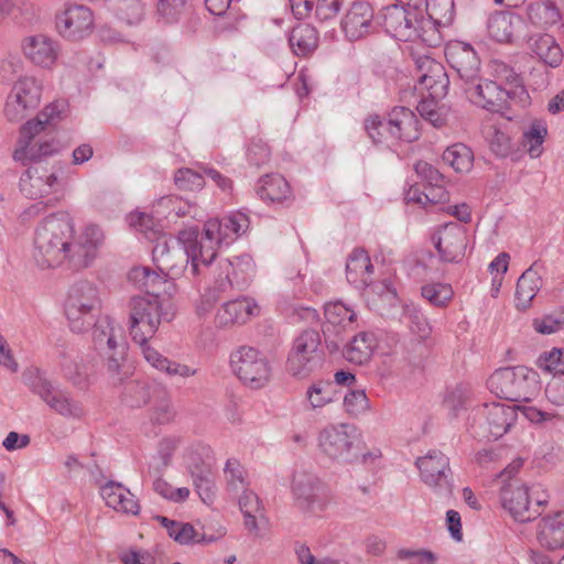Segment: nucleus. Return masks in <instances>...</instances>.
<instances>
[{"mask_svg":"<svg viewBox=\"0 0 564 564\" xmlns=\"http://www.w3.org/2000/svg\"><path fill=\"white\" fill-rule=\"evenodd\" d=\"M104 234L96 225H87L75 235L72 216L57 212L36 226L33 236V259L42 269L56 268L66 261L74 268H87L97 256Z\"/></svg>","mask_w":564,"mask_h":564,"instance_id":"1","label":"nucleus"},{"mask_svg":"<svg viewBox=\"0 0 564 564\" xmlns=\"http://www.w3.org/2000/svg\"><path fill=\"white\" fill-rule=\"evenodd\" d=\"M172 314L167 311V302L159 295H143L130 301L128 329L147 362L160 372L170 377L188 378L197 373V369L180 364L163 356L152 347L149 340L155 335L162 322H170Z\"/></svg>","mask_w":564,"mask_h":564,"instance_id":"2","label":"nucleus"},{"mask_svg":"<svg viewBox=\"0 0 564 564\" xmlns=\"http://www.w3.org/2000/svg\"><path fill=\"white\" fill-rule=\"evenodd\" d=\"M68 111V105L64 100H55L45 106L34 119L26 121L20 130L18 148L13 159L22 164L39 162L59 151V142L51 137H41V133L55 128Z\"/></svg>","mask_w":564,"mask_h":564,"instance_id":"3","label":"nucleus"},{"mask_svg":"<svg viewBox=\"0 0 564 564\" xmlns=\"http://www.w3.org/2000/svg\"><path fill=\"white\" fill-rule=\"evenodd\" d=\"M378 23L387 33L399 41H421L434 46L440 41V33L430 19H425L419 4H392L383 8L378 15Z\"/></svg>","mask_w":564,"mask_h":564,"instance_id":"4","label":"nucleus"},{"mask_svg":"<svg viewBox=\"0 0 564 564\" xmlns=\"http://www.w3.org/2000/svg\"><path fill=\"white\" fill-rule=\"evenodd\" d=\"M506 82L510 88L478 77L463 90L470 102L491 112H503L513 107L525 108L530 102V96L520 77L513 70H508Z\"/></svg>","mask_w":564,"mask_h":564,"instance_id":"5","label":"nucleus"},{"mask_svg":"<svg viewBox=\"0 0 564 564\" xmlns=\"http://www.w3.org/2000/svg\"><path fill=\"white\" fill-rule=\"evenodd\" d=\"M93 343L113 382L123 381L128 344L121 326L109 316L94 322Z\"/></svg>","mask_w":564,"mask_h":564,"instance_id":"6","label":"nucleus"},{"mask_svg":"<svg viewBox=\"0 0 564 564\" xmlns=\"http://www.w3.org/2000/svg\"><path fill=\"white\" fill-rule=\"evenodd\" d=\"M64 308L70 330L87 332L101 308L99 289L89 281L75 282L68 290Z\"/></svg>","mask_w":564,"mask_h":564,"instance_id":"7","label":"nucleus"},{"mask_svg":"<svg viewBox=\"0 0 564 564\" xmlns=\"http://www.w3.org/2000/svg\"><path fill=\"white\" fill-rule=\"evenodd\" d=\"M487 386L501 399L527 402L538 391L536 373L523 366L500 368L489 377Z\"/></svg>","mask_w":564,"mask_h":564,"instance_id":"8","label":"nucleus"},{"mask_svg":"<svg viewBox=\"0 0 564 564\" xmlns=\"http://www.w3.org/2000/svg\"><path fill=\"white\" fill-rule=\"evenodd\" d=\"M518 408L502 404L490 403L485 404L482 409V416L487 429V437L495 440L503 436L517 420ZM522 414L533 423L553 422L560 419V415L554 411H543L534 406L519 408Z\"/></svg>","mask_w":564,"mask_h":564,"instance_id":"9","label":"nucleus"},{"mask_svg":"<svg viewBox=\"0 0 564 564\" xmlns=\"http://www.w3.org/2000/svg\"><path fill=\"white\" fill-rule=\"evenodd\" d=\"M247 219L242 213L231 214L223 219H209L204 225V231L198 234V246L203 252V264H210L217 257L221 245L228 246L239 236L241 223Z\"/></svg>","mask_w":564,"mask_h":564,"instance_id":"10","label":"nucleus"},{"mask_svg":"<svg viewBox=\"0 0 564 564\" xmlns=\"http://www.w3.org/2000/svg\"><path fill=\"white\" fill-rule=\"evenodd\" d=\"M43 84L34 76H20L7 96L3 113L11 122H19L41 104Z\"/></svg>","mask_w":564,"mask_h":564,"instance_id":"11","label":"nucleus"},{"mask_svg":"<svg viewBox=\"0 0 564 564\" xmlns=\"http://www.w3.org/2000/svg\"><path fill=\"white\" fill-rule=\"evenodd\" d=\"M318 447L329 459L352 463L358 458V435L349 424L325 427L318 436Z\"/></svg>","mask_w":564,"mask_h":564,"instance_id":"12","label":"nucleus"},{"mask_svg":"<svg viewBox=\"0 0 564 564\" xmlns=\"http://www.w3.org/2000/svg\"><path fill=\"white\" fill-rule=\"evenodd\" d=\"M30 390L36 394L53 412L68 420H80L86 410L82 401L72 397L67 390L59 389L46 378L34 377L29 382Z\"/></svg>","mask_w":564,"mask_h":564,"instance_id":"13","label":"nucleus"},{"mask_svg":"<svg viewBox=\"0 0 564 564\" xmlns=\"http://www.w3.org/2000/svg\"><path fill=\"white\" fill-rule=\"evenodd\" d=\"M319 345L321 336L315 329H305L296 336L285 364L288 373L295 378L308 377L318 365Z\"/></svg>","mask_w":564,"mask_h":564,"instance_id":"14","label":"nucleus"},{"mask_svg":"<svg viewBox=\"0 0 564 564\" xmlns=\"http://www.w3.org/2000/svg\"><path fill=\"white\" fill-rule=\"evenodd\" d=\"M171 268H158L166 278L175 279L184 272L191 261L192 275H196L199 263L203 264V252L198 246L197 228H186L178 232V243H174V250L169 258Z\"/></svg>","mask_w":564,"mask_h":564,"instance_id":"15","label":"nucleus"},{"mask_svg":"<svg viewBox=\"0 0 564 564\" xmlns=\"http://www.w3.org/2000/svg\"><path fill=\"white\" fill-rule=\"evenodd\" d=\"M291 488L296 507L305 513L317 516L328 505L329 498L326 487L312 473L306 470L295 471Z\"/></svg>","mask_w":564,"mask_h":564,"instance_id":"16","label":"nucleus"},{"mask_svg":"<svg viewBox=\"0 0 564 564\" xmlns=\"http://www.w3.org/2000/svg\"><path fill=\"white\" fill-rule=\"evenodd\" d=\"M56 29L67 40L79 41L88 36L94 30V13L84 6L72 3L56 14Z\"/></svg>","mask_w":564,"mask_h":564,"instance_id":"17","label":"nucleus"},{"mask_svg":"<svg viewBox=\"0 0 564 564\" xmlns=\"http://www.w3.org/2000/svg\"><path fill=\"white\" fill-rule=\"evenodd\" d=\"M445 57L449 66L457 73L463 89L480 77V59L470 44L460 41L447 43Z\"/></svg>","mask_w":564,"mask_h":564,"instance_id":"18","label":"nucleus"},{"mask_svg":"<svg viewBox=\"0 0 564 564\" xmlns=\"http://www.w3.org/2000/svg\"><path fill=\"white\" fill-rule=\"evenodd\" d=\"M414 62L417 76L415 88L422 93L425 90L430 97L444 98L449 85L444 66L427 55L417 56Z\"/></svg>","mask_w":564,"mask_h":564,"instance_id":"19","label":"nucleus"},{"mask_svg":"<svg viewBox=\"0 0 564 564\" xmlns=\"http://www.w3.org/2000/svg\"><path fill=\"white\" fill-rule=\"evenodd\" d=\"M442 261L460 262L467 248L466 229L457 223H448L433 237Z\"/></svg>","mask_w":564,"mask_h":564,"instance_id":"20","label":"nucleus"},{"mask_svg":"<svg viewBox=\"0 0 564 564\" xmlns=\"http://www.w3.org/2000/svg\"><path fill=\"white\" fill-rule=\"evenodd\" d=\"M372 7L367 2H354L341 19V30L349 41H358L376 31Z\"/></svg>","mask_w":564,"mask_h":564,"instance_id":"21","label":"nucleus"},{"mask_svg":"<svg viewBox=\"0 0 564 564\" xmlns=\"http://www.w3.org/2000/svg\"><path fill=\"white\" fill-rule=\"evenodd\" d=\"M500 500L503 509L519 522H529L541 514L538 508L530 506L529 488L518 481L501 488Z\"/></svg>","mask_w":564,"mask_h":564,"instance_id":"22","label":"nucleus"},{"mask_svg":"<svg viewBox=\"0 0 564 564\" xmlns=\"http://www.w3.org/2000/svg\"><path fill=\"white\" fill-rule=\"evenodd\" d=\"M21 48L30 63L46 69L54 67L61 51L58 42L45 34H34L24 37Z\"/></svg>","mask_w":564,"mask_h":564,"instance_id":"23","label":"nucleus"},{"mask_svg":"<svg viewBox=\"0 0 564 564\" xmlns=\"http://www.w3.org/2000/svg\"><path fill=\"white\" fill-rule=\"evenodd\" d=\"M422 481L430 487H447L452 470L449 458L441 451L432 449L415 462Z\"/></svg>","mask_w":564,"mask_h":564,"instance_id":"24","label":"nucleus"},{"mask_svg":"<svg viewBox=\"0 0 564 564\" xmlns=\"http://www.w3.org/2000/svg\"><path fill=\"white\" fill-rule=\"evenodd\" d=\"M20 191L26 197L36 199L57 191L58 176L56 172L35 165L29 167L20 177Z\"/></svg>","mask_w":564,"mask_h":564,"instance_id":"25","label":"nucleus"},{"mask_svg":"<svg viewBox=\"0 0 564 564\" xmlns=\"http://www.w3.org/2000/svg\"><path fill=\"white\" fill-rule=\"evenodd\" d=\"M210 447L198 444L189 452L188 468L194 480L197 494L204 502H212L214 498V480L210 464L200 459L196 460L195 454L209 458Z\"/></svg>","mask_w":564,"mask_h":564,"instance_id":"26","label":"nucleus"},{"mask_svg":"<svg viewBox=\"0 0 564 564\" xmlns=\"http://www.w3.org/2000/svg\"><path fill=\"white\" fill-rule=\"evenodd\" d=\"M99 490L101 498L109 508L124 514H139L140 505L138 499L122 484L110 480L100 486Z\"/></svg>","mask_w":564,"mask_h":564,"instance_id":"27","label":"nucleus"},{"mask_svg":"<svg viewBox=\"0 0 564 564\" xmlns=\"http://www.w3.org/2000/svg\"><path fill=\"white\" fill-rule=\"evenodd\" d=\"M389 135L393 141L413 142L419 139V119L415 113L405 107H395L388 116Z\"/></svg>","mask_w":564,"mask_h":564,"instance_id":"28","label":"nucleus"},{"mask_svg":"<svg viewBox=\"0 0 564 564\" xmlns=\"http://www.w3.org/2000/svg\"><path fill=\"white\" fill-rule=\"evenodd\" d=\"M536 541L547 551L564 547V511L543 517L536 528Z\"/></svg>","mask_w":564,"mask_h":564,"instance_id":"29","label":"nucleus"},{"mask_svg":"<svg viewBox=\"0 0 564 564\" xmlns=\"http://www.w3.org/2000/svg\"><path fill=\"white\" fill-rule=\"evenodd\" d=\"M59 371L63 378L79 390L87 389L91 375V366L88 360L76 352H63L59 355Z\"/></svg>","mask_w":564,"mask_h":564,"instance_id":"30","label":"nucleus"},{"mask_svg":"<svg viewBox=\"0 0 564 564\" xmlns=\"http://www.w3.org/2000/svg\"><path fill=\"white\" fill-rule=\"evenodd\" d=\"M527 44L532 54L551 67L560 66L563 61V51L551 34L535 33L529 36Z\"/></svg>","mask_w":564,"mask_h":564,"instance_id":"31","label":"nucleus"},{"mask_svg":"<svg viewBox=\"0 0 564 564\" xmlns=\"http://www.w3.org/2000/svg\"><path fill=\"white\" fill-rule=\"evenodd\" d=\"M522 19L511 12H497L489 17L487 22L488 34L497 42L507 43L513 40L521 28Z\"/></svg>","mask_w":564,"mask_h":564,"instance_id":"32","label":"nucleus"},{"mask_svg":"<svg viewBox=\"0 0 564 564\" xmlns=\"http://www.w3.org/2000/svg\"><path fill=\"white\" fill-rule=\"evenodd\" d=\"M541 285V275L536 269V264H533L518 279L516 288V307L520 311L528 310Z\"/></svg>","mask_w":564,"mask_h":564,"instance_id":"33","label":"nucleus"},{"mask_svg":"<svg viewBox=\"0 0 564 564\" xmlns=\"http://www.w3.org/2000/svg\"><path fill=\"white\" fill-rule=\"evenodd\" d=\"M271 531L269 518L264 513L262 501L257 495L249 494V540L262 543Z\"/></svg>","mask_w":564,"mask_h":564,"instance_id":"34","label":"nucleus"},{"mask_svg":"<svg viewBox=\"0 0 564 564\" xmlns=\"http://www.w3.org/2000/svg\"><path fill=\"white\" fill-rule=\"evenodd\" d=\"M529 22L540 29H550L562 21V13L551 0H540L527 7Z\"/></svg>","mask_w":564,"mask_h":564,"instance_id":"35","label":"nucleus"},{"mask_svg":"<svg viewBox=\"0 0 564 564\" xmlns=\"http://www.w3.org/2000/svg\"><path fill=\"white\" fill-rule=\"evenodd\" d=\"M256 192L264 202L280 203L291 195V188L286 180L280 174H267L262 176Z\"/></svg>","mask_w":564,"mask_h":564,"instance_id":"36","label":"nucleus"},{"mask_svg":"<svg viewBox=\"0 0 564 564\" xmlns=\"http://www.w3.org/2000/svg\"><path fill=\"white\" fill-rule=\"evenodd\" d=\"M372 269L368 253L364 249H355L347 259V280L352 284L369 285Z\"/></svg>","mask_w":564,"mask_h":564,"instance_id":"37","label":"nucleus"},{"mask_svg":"<svg viewBox=\"0 0 564 564\" xmlns=\"http://www.w3.org/2000/svg\"><path fill=\"white\" fill-rule=\"evenodd\" d=\"M224 474L227 491L234 498L238 499L243 518L247 519V512L243 511V495L247 492L243 466L236 458H229L226 463Z\"/></svg>","mask_w":564,"mask_h":564,"instance_id":"38","label":"nucleus"},{"mask_svg":"<svg viewBox=\"0 0 564 564\" xmlns=\"http://www.w3.org/2000/svg\"><path fill=\"white\" fill-rule=\"evenodd\" d=\"M377 346L376 336L369 332H360L347 345L344 356L352 364L362 365L370 360Z\"/></svg>","mask_w":564,"mask_h":564,"instance_id":"39","label":"nucleus"},{"mask_svg":"<svg viewBox=\"0 0 564 564\" xmlns=\"http://www.w3.org/2000/svg\"><path fill=\"white\" fill-rule=\"evenodd\" d=\"M272 367L268 357L249 348V389H261L271 379Z\"/></svg>","mask_w":564,"mask_h":564,"instance_id":"40","label":"nucleus"},{"mask_svg":"<svg viewBox=\"0 0 564 564\" xmlns=\"http://www.w3.org/2000/svg\"><path fill=\"white\" fill-rule=\"evenodd\" d=\"M128 278L137 288L145 291L147 295H159L166 283V276L163 273H158L148 267L133 268Z\"/></svg>","mask_w":564,"mask_h":564,"instance_id":"41","label":"nucleus"},{"mask_svg":"<svg viewBox=\"0 0 564 564\" xmlns=\"http://www.w3.org/2000/svg\"><path fill=\"white\" fill-rule=\"evenodd\" d=\"M289 42L296 55L305 56L317 47V31L311 24H299L292 30Z\"/></svg>","mask_w":564,"mask_h":564,"instance_id":"42","label":"nucleus"},{"mask_svg":"<svg viewBox=\"0 0 564 564\" xmlns=\"http://www.w3.org/2000/svg\"><path fill=\"white\" fill-rule=\"evenodd\" d=\"M247 316V301L238 297L226 302L216 314V323L221 327L243 324Z\"/></svg>","mask_w":564,"mask_h":564,"instance_id":"43","label":"nucleus"},{"mask_svg":"<svg viewBox=\"0 0 564 564\" xmlns=\"http://www.w3.org/2000/svg\"><path fill=\"white\" fill-rule=\"evenodd\" d=\"M442 159L445 164L453 167L456 172L464 173L471 169L474 155L467 145L456 143L444 151Z\"/></svg>","mask_w":564,"mask_h":564,"instance_id":"44","label":"nucleus"},{"mask_svg":"<svg viewBox=\"0 0 564 564\" xmlns=\"http://www.w3.org/2000/svg\"><path fill=\"white\" fill-rule=\"evenodd\" d=\"M441 99L430 96L423 97L416 108L421 117L434 127L444 126L449 112V109L444 104H440Z\"/></svg>","mask_w":564,"mask_h":564,"instance_id":"45","label":"nucleus"},{"mask_svg":"<svg viewBox=\"0 0 564 564\" xmlns=\"http://www.w3.org/2000/svg\"><path fill=\"white\" fill-rule=\"evenodd\" d=\"M427 18L436 26H446L454 19V0H425Z\"/></svg>","mask_w":564,"mask_h":564,"instance_id":"46","label":"nucleus"},{"mask_svg":"<svg viewBox=\"0 0 564 564\" xmlns=\"http://www.w3.org/2000/svg\"><path fill=\"white\" fill-rule=\"evenodd\" d=\"M547 134L546 124L541 120L533 121L523 132V147L528 148L531 158H539L542 153V144Z\"/></svg>","mask_w":564,"mask_h":564,"instance_id":"47","label":"nucleus"},{"mask_svg":"<svg viewBox=\"0 0 564 564\" xmlns=\"http://www.w3.org/2000/svg\"><path fill=\"white\" fill-rule=\"evenodd\" d=\"M490 150L498 156H507L512 151L511 138L495 124L486 126L482 130Z\"/></svg>","mask_w":564,"mask_h":564,"instance_id":"48","label":"nucleus"},{"mask_svg":"<svg viewBox=\"0 0 564 564\" xmlns=\"http://www.w3.org/2000/svg\"><path fill=\"white\" fill-rule=\"evenodd\" d=\"M335 394V387L332 382L318 381L307 389L306 398L312 409H321L333 402Z\"/></svg>","mask_w":564,"mask_h":564,"instance_id":"49","label":"nucleus"},{"mask_svg":"<svg viewBox=\"0 0 564 564\" xmlns=\"http://www.w3.org/2000/svg\"><path fill=\"white\" fill-rule=\"evenodd\" d=\"M422 296L434 306H446L454 296L451 284L447 283H429L422 286Z\"/></svg>","mask_w":564,"mask_h":564,"instance_id":"50","label":"nucleus"},{"mask_svg":"<svg viewBox=\"0 0 564 564\" xmlns=\"http://www.w3.org/2000/svg\"><path fill=\"white\" fill-rule=\"evenodd\" d=\"M389 119L383 121L379 116H369L365 121V129L373 143L392 142V135H389Z\"/></svg>","mask_w":564,"mask_h":564,"instance_id":"51","label":"nucleus"},{"mask_svg":"<svg viewBox=\"0 0 564 564\" xmlns=\"http://www.w3.org/2000/svg\"><path fill=\"white\" fill-rule=\"evenodd\" d=\"M536 365L542 371L554 376L564 375V351L553 348L551 351L542 354Z\"/></svg>","mask_w":564,"mask_h":564,"instance_id":"52","label":"nucleus"},{"mask_svg":"<svg viewBox=\"0 0 564 564\" xmlns=\"http://www.w3.org/2000/svg\"><path fill=\"white\" fill-rule=\"evenodd\" d=\"M325 318L327 323L332 325H343L351 324L355 319V312L345 306L340 302L329 303L325 305L324 312Z\"/></svg>","mask_w":564,"mask_h":564,"instance_id":"53","label":"nucleus"},{"mask_svg":"<svg viewBox=\"0 0 564 564\" xmlns=\"http://www.w3.org/2000/svg\"><path fill=\"white\" fill-rule=\"evenodd\" d=\"M187 0H159L158 13L166 23H174L185 12Z\"/></svg>","mask_w":564,"mask_h":564,"instance_id":"54","label":"nucleus"},{"mask_svg":"<svg viewBox=\"0 0 564 564\" xmlns=\"http://www.w3.org/2000/svg\"><path fill=\"white\" fill-rule=\"evenodd\" d=\"M174 243H178V238L173 239L166 236H161L156 239L152 249V258L158 268H171L166 258L174 250Z\"/></svg>","mask_w":564,"mask_h":564,"instance_id":"55","label":"nucleus"},{"mask_svg":"<svg viewBox=\"0 0 564 564\" xmlns=\"http://www.w3.org/2000/svg\"><path fill=\"white\" fill-rule=\"evenodd\" d=\"M117 12L121 20L127 21L129 24L139 22L144 12L142 0H119L117 4Z\"/></svg>","mask_w":564,"mask_h":564,"instance_id":"56","label":"nucleus"},{"mask_svg":"<svg viewBox=\"0 0 564 564\" xmlns=\"http://www.w3.org/2000/svg\"><path fill=\"white\" fill-rule=\"evenodd\" d=\"M175 185L182 191H197L203 188L205 182L200 173L191 169H180L174 175Z\"/></svg>","mask_w":564,"mask_h":564,"instance_id":"57","label":"nucleus"},{"mask_svg":"<svg viewBox=\"0 0 564 564\" xmlns=\"http://www.w3.org/2000/svg\"><path fill=\"white\" fill-rule=\"evenodd\" d=\"M345 410L351 415L364 413L369 408V400L364 390H351L344 398Z\"/></svg>","mask_w":564,"mask_h":564,"instance_id":"58","label":"nucleus"},{"mask_svg":"<svg viewBox=\"0 0 564 564\" xmlns=\"http://www.w3.org/2000/svg\"><path fill=\"white\" fill-rule=\"evenodd\" d=\"M470 397V389L465 384H457L451 389L445 398L446 405L457 412L462 409Z\"/></svg>","mask_w":564,"mask_h":564,"instance_id":"59","label":"nucleus"},{"mask_svg":"<svg viewBox=\"0 0 564 564\" xmlns=\"http://www.w3.org/2000/svg\"><path fill=\"white\" fill-rule=\"evenodd\" d=\"M247 362V350L246 347L239 346L229 356V367L231 372L242 382L247 379V371L245 365Z\"/></svg>","mask_w":564,"mask_h":564,"instance_id":"60","label":"nucleus"},{"mask_svg":"<svg viewBox=\"0 0 564 564\" xmlns=\"http://www.w3.org/2000/svg\"><path fill=\"white\" fill-rule=\"evenodd\" d=\"M344 0H317L315 6L316 17L321 21L334 19L340 11Z\"/></svg>","mask_w":564,"mask_h":564,"instance_id":"61","label":"nucleus"},{"mask_svg":"<svg viewBox=\"0 0 564 564\" xmlns=\"http://www.w3.org/2000/svg\"><path fill=\"white\" fill-rule=\"evenodd\" d=\"M564 325V319L554 318L551 315L534 318L532 326L534 330L542 335H551L560 330Z\"/></svg>","mask_w":564,"mask_h":564,"instance_id":"62","label":"nucleus"},{"mask_svg":"<svg viewBox=\"0 0 564 564\" xmlns=\"http://www.w3.org/2000/svg\"><path fill=\"white\" fill-rule=\"evenodd\" d=\"M167 532L175 541L186 544L194 540L195 529L189 523L171 522Z\"/></svg>","mask_w":564,"mask_h":564,"instance_id":"63","label":"nucleus"},{"mask_svg":"<svg viewBox=\"0 0 564 564\" xmlns=\"http://www.w3.org/2000/svg\"><path fill=\"white\" fill-rule=\"evenodd\" d=\"M122 564H151L154 563L153 556L143 550L129 549L119 554Z\"/></svg>","mask_w":564,"mask_h":564,"instance_id":"64","label":"nucleus"}]
</instances>
